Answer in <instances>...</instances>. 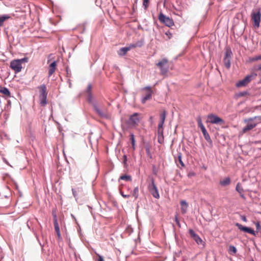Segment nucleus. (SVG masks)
I'll list each match as a JSON object with an SVG mask.
<instances>
[{
	"label": "nucleus",
	"mask_w": 261,
	"mask_h": 261,
	"mask_svg": "<svg viewBox=\"0 0 261 261\" xmlns=\"http://www.w3.org/2000/svg\"><path fill=\"white\" fill-rule=\"evenodd\" d=\"M261 121V116H255L252 118H248L245 120L247 125L243 129V132L245 133L247 131L251 130L255 127L258 123Z\"/></svg>",
	"instance_id": "obj_1"
},
{
	"label": "nucleus",
	"mask_w": 261,
	"mask_h": 261,
	"mask_svg": "<svg viewBox=\"0 0 261 261\" xmlns=\"http://www.w3.org/2000/svg\"><path fill=\"white\" fill-rule=\"evenodd\" d=\"M40 89L39 91V102L40 105L41 106H45L47 102V93L46 92V87L44 84L41 85L39 87Z\"/></svg>",
	"instance_id": "obj_2"
},
{
	"label": "nucleus",
	"mask_w": 261,
	"mask_h": 261,
	"mask_svg": "<svg viewBox=\"0 0 261 261\" xmlns=\"http://www.w3.org/2000/svg\"><path fill=\"white\" fill-rule=\"evenodd\" d=\"M159 19L160 21L168 27L174 25V21L172 18L166 16L162 12H160L159 15Z\"/></svg>",
	"instance_id": "obj_3"
},
{
	"label": "nucleus",
	"mask_w": 261,
	"mask_h": 261,
	"mask_svg": "<svg viewBox=\"0 0 261 261\" xmlns=\"http://www.w3.org/2000/svg\"><path fill=\"white\" fill-rule=\"evenodd\" d=\"M148 190L153 197L155 198L159 199L160 194L157 187L155 185L154 180L152 178L151 183L148 185Z\"/></svg>",
	"instance_id": "obj_4"
},
{
	"label": "nucleus",
	"mask_w": 261,
	"mask_h": 261,
	"mask_svg": "<svg viewBox=\"0 0 261 261\" xmlns=\"http://www.w3.org/2000/svg\"><path fill=\"white\" fill-rule=\"evenodd\" d=\"M168 60L167 59H163L161 61H159L156 65L160 68L162 74H166L168 71V65H167Z\"/></svg>",
	"instance_id": "obj_5"
},
{
	"label": "nucleus",
	"mask_w": 261,
	"mask_h": 261,
	"mask_svg": "<svg viewBox=\"0 0 261 261\" xmlns=\"http://www.w3.org/2000/svg\"><path fill=\"white\" fill-rule=\"evenodd\" d=\"M207 121L212 124H222L224 121L219 117L214 114H210L207 116Z\"/></svg>",
	"instance_id": "obj_6"
},
{
	"label": "nucleus",
	"mask_w": 261,
	"mask_h": 261,
	"mask_svg": "<svg viewBox=\"0 0 261 261\" xmlns=\"http://www.w3.org/2000/svg\"><path fill=\"white\" fill-rule=\"evenodd\" d=\"M252 19L254 21V26L258 28L260 21L261 13L260 10L257 12H252L251 14Z\"/></svg>",
	"instance_id": "obj_7"
},
{
	"label": "nucleus",
	"mask_w": 261,
	"mask_h": 261,
	"mask_svg": "<svg viewBox=\"0 0 261 261\" xmlns=\"http://www.w3.org/2000/svg\"><path fill=\"white\" fill-rule=\"evenodd\" d=\"M140 121V114L135 113L130 115L129 118V123L130 125L136 126L138 125Z\"/></svg>",
	"instance_id": "obj_8"
},
{
	"label": "nucleus",
	"mask_w": 261,
	"mask_h": 261,
	"mask_svg": "<svg viewBox=\"0 0 261 261\" xmlns=\"http://www.w3.org/2000/svg\"><path fill=\"white\" fill-rule=\"evenodd\" d=\"M232 55V52L230 50H227L225 52V57L223 59V62L225 67L227 69H229L231 65L230 59Z\"/></svg>",
	"instance_id": "obj_9"
},
{
	"label": "nucleus",
	"mask_w": 261,
	"mask_h": 261,
	"mask_svg": "<svg viewBox=\"0 0 261 261\" xmlns=\"http://www.w3.org/2000/svg\"><path fill=\"white\" fill-rule=\"evenodd\" d=\"M10 67L15 73L19 72L22 69V65L17 60H14L10 63Z\"/></svg>",
	"instance_id": "obj_10"
},
{
	"label": "nucleus",
	"mask_w": 261,
	"mask_h": 261,
	"mask_svg": "<svg viewBox=\"0 0 261 261\" xmlns=\"http://www.w3.org/2000/svg\"><path fill=\"white\" fill-rule=\"evenodd\" d=\"M189 232L191 237L194 239V240L197 243V244H202L204 246V242L202 239L199 237L198 234L193 229H189Z\"/></svg>",
	"instance_id": "obj_11"
},
{
	"label": "nucleus",
	"mask_w": 261,
	"mask_h": 261,
	"mask_svg": "<svg viewBox=\"0 0 261 261\" xmlns=\"http://www.w3.org/2000/svg\"><path fill=\"white\" fill-rule=\"evenodd\" d=\"M236 226H237L240 230L244 232H248L253 236L256 235L254 230L250 227L244 226L242 224L238 223H236Z\"/></svg>",
	"instance_id": "obj_12"
},
{
	"label": "nucleus",
	"mask_w": 261,
	"mask_h": 261,
	"mask_svg": "<svg viewBox=\"0 0 261 261\" xmlns=\"http://www.w3.org/2000/svg\"><path fill=\"white\" fill-rule=\"evenodd\" d=\"M93 108L95 112L102 118H107L108 116L106 113L100 108L97 103H93Z\"/></svg>",
	"instance_id": "obj_13"
},
{
	"label": "nucleus",
	"mask_w": 261,
	"mask_h": 261,
	"mask_svg": "<svg viewBox=\"0 0 261 261\" xmlns=\"http://www.w3.org/2000/svg\"><path fill=\"white\" fill-rule=\"evenodd\" d=\"M201 132L203 135L204 139L209 143L210 146L211 147H213V141L212 140L208 133L207 132L206 129H204Z\"/></svg>",
	"instance_id": "obj_14"
},
{
	"label": "nucleus",
	"mask_w": 261,
	"mask_h": 261,
	"mask_svg": "<svg viewBox=\"0 0 261 261\" xmlns=\"http://www.w3.org/2000/svg\"><path fill=\"white\" fill-rule=\"evenodd\" d=\"M181 205V212L182 214L187 213L188 204L185 200H181L180 202Z\"/></svg>",
	"instance_id": "obj_15"
},
{
	"label": "nucleus",
	"mask_w": 261,
	"mask_h": 261,
	"mask_svg": "<svg viewBox=\"0 0 261 261\" xmlns=\"http://www.w3.org/2000/svg\"><path fill=\"white\" fill-rule=\"evenodd\" d=\"M57 66V63L56 61L52 62L49 67L48 76H50L55 72Z\"/></svg>",
	"instance_id": "obj_16"
},
{
	"label": "nucleus",
	"mask_w": 261,
	"mask_h": 261,
	"mask_svg": "<svg viewBox=\"0 0 261 261\" xmlns=\"http://www.w3.org/2000/svg\"><path fill=\"white\" fill-rule=\"evenodd\" d=\"M130 49V46L128 47H124L121 48L118 51V54L120 56H123L128 51H129Z\"/></svg>",
	"instance_id": "obj_17"
},
{
	"label": "nucleus",
	"mask_w": 261,
	"mask_h": 261,
	"mask_svg": "<svg viewBox=\"0 0 261 261\" xmlns=\"http://www.w3.org/2000/svg\"><path fill=\"white\" fill-rule=\"evenodd\" d=\"M231 182V180L229 177H226L223 180L220 181V184L222 187H225L229 185Z\"/></svg>",
	"instance_id": "obj_18"
},
{
	"label": "nucleus",
	"mask_w": 261,
	"mask_h": 261,
	"mask_svg": "<svg viewBox=\"0 0 261 261\" xmlns=\"http://www.w3.org/2000/svg\"><path fill=\"white\" fill-rule=\"evenodd\" d=\"M152 91L148 92L145 96H144L141 100L142 103H145L147 100L150 99L152 98Z\"/></svg>",
	"instance_id": "obj_19"
},
{
	"label": "nucleus",
	"mask_w": 261,
	"mask_h": 261,
	"mask_svg": "<svg viewBox=\"0 0 261 261\" xmlns=\"http://www.w3.org/2000/svg\"><path fill=\"white\" fill-rule=\"evenodd\" d=\"M257 76L256 73H253L251 74L247 75L245 78V80L247 82V84H248L250 82L252 81V80L255 77Z\"/></svg>",
	"instance_id": "obj_20"
},
{
	"label": "nucleus",
	"mask_w": 261,
	"mask_h": 261,
	"mask_svg": "<svg viewBox=\"0 0 261 261\" xmlns=\"http://www.w3.org/2000/svg\"><path fill=\"white\" fill-rule=\"evenodd\" d=\"M10 18V16L8 15H3L0 16V26H3L5 20Z\"/></svg>",
	"instance_id": "obj_21"
},
{
	"label": "nucleus",
	"mask_w": 261,
	"mask_h": 261,
	"mask_svg": "<svg viewBox=\"0 0 261 261\" xmlns=\"http://www.w3.org/2000/svg\"><path fill=\"white\" fill-rule=\"evenodd\" d=\"M0 93H2L8 96H10V92L9 89L6 87H0Z\"/></svg>",
	"instance_id": "obj_22"
},
{
	"label": "nucleus",
	"mask_w": 261,
	"mask_h": 261,
	"mask_svg": "<svg viewBox=\"0 0 261 261\" xmlns=\"http://www.w3.org/2000/svg\"><path fill=\"white\" fill-rule=\"evenodd\" d=\"M197 123H198V126L199 128H200L201 131H202V130H203L204 129H206V128H205L204 125L202 123L201 118V117L200 116H199L197 118Z\"/></svg>",
	"instance_id": "obj_23"
},
{
	"label": "nucleus",
	"mask_w": 261,
	"mask_h": 261,
	"mask_svg": "<svg viewBox=\"0 0 261 261\" xmlns=\"http://www.w3.org/2000/svg\"><path fill=\"white\" fill-rule=\"evenodd\" d=\"M130 193H132L133 196L136 199L139 196V188L136 187L134 188L133 191L130 190Z\"/></svg>",
	"instance_id": "obj_24"
},
{
	"label": "nucleus",
	"mask_w": 261,
	"mask_h": 261,
	"mask_svg": "<svg viewBox=\"0 0 261 261\" xmlns=\"http://www.w3.org/2000/svg\"><path fill=\"white\" fill-rule=\"evenodd\" d=\"M88 101L90 103L92 106H93V103H97L96 101L93 99L91 92H89L88 94Z\"/></svg>",
	"instance_id": "obj_25"
},
{
	"label": "nucleus",
	"mask_w": 261,
	"mask_h": 261,
	"mask_svg": "<svg viewBox=\"0 0 261 261\" xmlns=\"http://www.w3.org/2000/svg\"><path fill=\"white\" fill-rule=\"evenodd\" d=\"M247 82H246V81L244 79L242 80H241V81H239L237 83L236 86L238 87H241L245 86L247 85Z\"/></svg>",
	"instance_id": "obj_26"
},
{
	"label": "nucleus",
	"mask_w": 261,
	"mask_h": 261,
	"mask_svg": "<svg viewBox=\"0 0 261 261\" xmlns=\"http://www.w3.org/2000/svg\"><path fill=\"white\" fill-rule=\"evenodd\" d=\"M130 140L131 141V144L132 145V147L134 150L135 149V136L133 133H130Z\"/></svg>",
	"instance_id": "obj_27"
},
{
	"label": "nucleus",
	"mask_w": 261,
	"mask_h": 261,
	"mask_svg": "<svg viewBox=\"0 0 261 261\" xmlns=\"http://www.w3.org/2000/svg\"><path fill=\"white\" fill-rule=\"evenodd\" d=\"M237 248L234 246H230L228 249V252L230 254H233L237 252Z\"/></svg>",
	"instance_id": "obj_28"
},
{
	"label": "nucleus",
	"mask_w": 261,
	"mask_h": 261,
	"mask_svg": "<svg viewBox=\"0 0 261 261\" xmlns=\"http://www.w3.org/2000/svg\"><path fill=\"white\" fill-rule=\"evenodd\" d=\"M119 179L126 181H130L132 180V177L130 175H123L120 177Z\"/></svg>",
	"instance_id": "obj_29"
},
{
	"label": "nucleus",
	"mask_w": 261,
	"mask_h": 261,
	"mask_svg": "<svg viewBox=\"0 0 261 261\" xmlns=\"http://www.w3.org/2000/svg\"><path fill=\"white\" fill-rule=\"evenodd\" d=\"M166 111H164L162 114L160 115V121L162 123H164L165 120L166 118Z\"/></svg>",
	"instance_id": "obj_30"
},
{
	"label": "nucleus",
	"mask_w": 261,
	"mask_h": 261,
	"mask_svg": "<svg viewBox=\"0 0 261 261\" xmlns=\"http://www.w3.org/2000/svg\"><path fill=\"white\" fill-rule=\"evenodd\" d=\"M54 225L55 230L56 232V233L60 232V227H59L58 222H57L56 221H55V222H54Z\"/></svg>",
	"instance_id": "obj_31"
},
{
	"label": "nucleus",
	"mask_w": 261,
	"mask_h": 261,
	"mask_svg": "<svg viewBox=\"0 0 261 261\" xmlns=\"http://www.w3.org/2000/svg\"><path fill=\"white\" fill-rule=\"evenodd\" d=\"M236 190L240 194L242 193L243 192V189L240 186V184L239 183H238V184L237 185V186H236Z\"/></svg>",
	"instance_id": "obj_32"
},
{
	"label": "nucleus",
	"mask_w": 261,
	"mask_h": 261,
	"mask_svg": "<svg viewBox=\"0 0 261 261\" xmlns=\"http://www.w3.org/2000/svg\"><path fill=\"white\" fill-rule=\"evenodd\" d=\"M177 160H178V161L179 162V163H180V164L181 165V166L182 167H184L185 166V164H184V163H183V162H182V161L181 160V153H178Z\"/></svg>",
	"instance_id": "obj_33"
},
{
	"label": "nucleus",
	"mask_w": 261,
	"mask_h": 261,
	"mask_svg": "<svg viewBox=\"0 0 261 261\" xmlns=\"http://www.w3.org/2000/svg\"><path fill=\"white\" fill-rule=\"evenodd\" d=\"M146 152L148 156H149L150 159L152 158V155L150 152V148L149 146H145Z\"/></svg>",
	"instance_id": "obj_34"
},
{
	"label": "nucleus",
	"mask_w": 261,
	"mask_h": 261,
	"mask_svg": "<svg viewBox=\"0 0 261 261\" xmlns=\"http://www.w3.org/2000/svg\"><path fill=\"white\" fill-rule=\"evenodd\" d=\"M135 44H136V46H137V47H141L144 44V40H141L138 41L137 42H135Z\"/></svg>",
	"instance_id": "obj_35"
},
{
	"label": "nucleus",
	"mask_w": 261,
	"mask_h": 261,
	"mask_svg": "<svg viewBox=\"0 0 261 261\" xmlns=\"http://www.w3.org/2000/svg\"><path fill=\"white\" fill-rule=\"evenodd\" d=\"M148 4H149V0H143V5L145 10H146L147 7H148Z\"/></svg>",
	"instance_id": "obj_36"
},
{
	"label": "nucleus",
	"mask_w": 261,
	"mask_h": 261,
	"mask_svg": "<svg viewBox=\"0 0 261 261\" xmlns=\"http://www.w3.org/2000/svg\"><path fill=\"white\" fill-rule=\"evenodd\" d=\"M261 60V55H259V56H255V57H252L250 60L252 62L253 61H257V60Z\"/></svg>",
	"instance_id": "obj_37"
},
{
	"label": "nucleus",
	"mask_w": 261,
	"mask_h": 261,
	"mask_svg": "<svg viewBox=\"0 0 261 261\" xmlns=\"http://www.w3.org/2000/svg\"><path fill=\"white\" fill-rule=\"evenodd\" d=\"M119 193L123 198H128L130 197V194H124V193L121 190H120Z\"/></svg>",
	"instance_id": "obj_38"
},
{
	"label": "nucleus",
	"mask_w": 261,
	"mask_h": 261,
	"mask_svg": "<svg viewBox=\"0 0 261 261\" xmlns=\"http://www.w3.org/2000/svg\"><path fill=\"white\" fill-rule=\"evenodd\" d=\"M21 65L22 63L27 62L28 61V59L27 58H23L20 59H17Z\"/></svg>",
	"instance_id": "obj_39"
},
{
	"label": "nucleus",
	"mask_w": 261,
	"mask_h": 261,
	"mask_svg": "<svg viewBox=\"0 0 261 261\" xmlns=\"http://www.w3.org/2000/svg\"><path fill=\"white\" fill-rule=\"evenodd\" d=\"M163 131L164 129H158V136H163Z\"/></svg>",
	"instance_id": "obj_40"
},
{
	"label": "nucleus",
	"mask_w": 261,
	"mask_h": 261,
	"mask_svg": "<svg viewBox=\"0 0 261 261\" xmlns=\"http://www.w3.org/2000/svg\"><path fill=\"white\" fill-rule=\"evenodd\" d=\"M175 221L176 223V224L177 225V226L179 227H181V225H180V222H179V221L178 219V216H177V215H176L175 216Z\"/></svg>",
	"instance_id": "obj_41"
},
{
	"label": "nucleus",
	"mask_w": 261,
	"mask_h": 261,
	"mask_svg": "<svg viewBox=\"0 0 261 261\" xmlns=\"http://www.w3.org/2000/svg\"><path fill=\"white\" fill-rule=\"evenodd\" d=\"M123 163L124 164V166L126 167L127 166V156L126 155H124L123 156Z\"/></svg>",
	"instance_id": "obj_42"
},
{
	"label": "nucleus",
	"mask_w": 261,
	"mask_h": 261,
	"mask_svg": "<svg viewBox=\"0 0 261 261\" xmlns=\"http://www.w3.org/2000/svg\"><path fill=\"white\" fill-rule=\"evenodd\" d=\"M255 225H256V230H257V231H259L260 229L261 228V226H260V224H259V222H257L255 224Z\"/></svg>",
	"instance_id": "obj_43"
},
{
	"label": "nucleus",
	"mask_w": 261,
	"mask_h": 261,
	"mask_svg": "<svg viewBox=\"0 0 261 261\" xmlns=\"http://www.w3.org/2000/svg\"><path fill=\"white\" fill-rule=\"evenodd\" d=\"M97 255L98 256V258L97 259L96 261H104L103 257L101 255L98 254Z\"/></svg>",
	"instance_id": "obj_44"
},
{
	"label": "nucleus",
	"mask_w": 261,
	"mask_h": 261,
	"mask_svg": "<svg viewBox=\"0 0 261 261\" xmlns=\"http://www.w3.org/2000/svg\"><path fill=\"white\" fill-rule=\"evenodd\" d=\"M53 217H54V222H55V221H56L57 222H58L57 215L56 214L55 211L53 212Z\"/></svg>",
	"instance_id": "obj_45"
},
{
	"label": "nucleus",
	"mask_w": 261,
	"mask_h": 261,
	"mask_svg": "<svg viewBox=\"0 0 261 261\" xmlns=\"http://www.w3.org/2000/svg\"><path fill=\"white\" fill-rule=\"evenodd\" d=\"M158 142L160 143H162L163 142V140H164V136H162V137H161L160 136H158Z\"/></svg>",
	"instance_id": "obj_46"
},
{
	"label": "nucleus",
	"mask_w": 261,
	"mask_h": 261,
	"mask_svg": "<svg viewBox=\"0 0 261 261\" xmlns=\"http://www.w3.org/2000/svg\"><path fill=\"white\" fill-rule=\"evenodd\" d=\"M92 88V85L90 84L88 85L87 89V92L89 93V92H91V90Z\"/></svg>",
	"instance_id": "obj_47"
},
{
	"label": "nucleus",
	"mask_w": 261,
	"mask_h": 261,
	"mask_svg": "<svg viewBox=\"0 0 261 261\" xmlns=\"http://www.w3.org/2000/svg\"><path fill=\"white\" fill-rule=\"evenodd\" d=\"M164 123H162V122H160V123L158 125V129H163Z\"/></svg>",
	"instance_id": "obj_48"
},
{
	"label": "nucleus",
	"mask_w": 261,
	"mask_h": 261,
	"mask_svg": "<svg viewBox=\"0 0 261 261\" xmlns=\"http://www.w3.org/2000/svg\"><path fill=\"white\" fill-rule=\"evenodd\" d=\"M72 194H73V195L74 197H76V196H77V194H76V191L74 189H72Z\"/></svg>",
	"instance_id": "obj_49"
},
{
	"label": "nucleus",
	"mask_w": 261,
	"mask_h": 261,
	"mask_svg": "<svg viewBox=\"0 0 261 261\" xmlns=\"http://www.w3.org/2000/svg\"><path fill=\"white\" fill-rule=\"evenodd\" d=\"M66 72H67V76H70L71 71L68 68H66Z\"/></svg>",
	"instance_id": "obj_50"
},
{
	"label": "nucleus",
	"mask_w": 261,
	"mask_h": 261,
	"mask_svg": "<svg viewBox=\"0 0 261 261\" xmlns=\"http://www.w3.org/2000/svg\"><path fill=\"white\" fill-rule=\"evenodd\" d=\"M143 89H146V90H148L149 92L150 91H152V90H151V87L150 86H146V87H144L143 88Z\"/></svg>",
	"instance_id": "obj_51"
},
{
	"label": "nucleus",
	"mask_w": 261,
	"mask_h": 261,
	"mask_svg": "<svg viewBox=\"0 0 261 261\" xmlns=\"http://www.w3.org/2000/svg\"><path fill=\"white\" fill-rule=\"evenodd\" d=\"M241 220H243L244 222L247 221V218L245 216H241Z\"/></svg>",
	"instance_id": "obj_52"
},
{
	"label": "nucleus",
	"mask_w": 261,
	"mask_h": 261,
	"mask_svg": "<svg viewBox=\"0 0 261 261\" xmlns=\"http://www.w3.org/2000/svg\"><path fill=\"white\" fill-rule=\"evenodd\" d=\"M166 35L168 36L169 38H170L172 37V34L169 32H167L166 33Z\"/></svg>",
	"instance_id": "obj_53"
},
{
	"label": "nucleus",
	"mask_w": 261,
	"mask_h": 261,
	"mask_svg": "<svg viewBox=\"0 0 261 261\" xmlns=\"http://www.w3.org/2000/svg\"><path fill=\"white\" fill-rule=\"evenodd\" d=\"M57 236H58V239L59 240H60V239H62V238H61V234L60 232H57Z\"/></svg>",
	"instance_id": "obj_54"
},
{
	"label": "nucleus",
	"mask_w": 261,
	"mask_h": 261,
	"mask_svg": "<svg viewBox=\"0 0 261 261\" xmlns=\"http://www.w3.org/2000/svg\"><path fill=\"white\" fill-rule=\"evenodd\" d=\"M246 94H247L246 92H243L240 93L239 95L241 96H243L245 95Z\"/></svg>",
	"instance_id": "obj_55"
},
{
	"label": "nucleus",
	"mask_w": 261,
	"mask_h": 261,
	"mask_svg": "<svg viewBox=\"0 0 261 261\" xmlns=\"http://www.w3.org/2000/svg\"><path fill=\"white\" fill-rule=\"evenodd\" d=\"M129 46H130V48H134V47H137V46H136V44H135V43H133V44H130Z\"/></svg>",
	"instance_id": "obj_56"
},
{
	"label": "nucleus",
	"mask_w": 261,
	"mask_h": 261,
	"mask_svg": "<svg viewBox=\"0 0 261 261\" xmlns=\"http://www.w3.org/2000/svg\"><path fill=\"white\" fill-rule=\"evenodd\" d=\"M257 70H261V64L259 65L258 66H257Z\"/></svg>",
	"instance_id": "obj_57"
},
{
	"label": "nucleus",
	"mask_w": 261,
	"mask_h": 261,
	"mask_svg": "<svg viewBox=\"0 0 261 261\" xmlns=\"http://www.w3.org/2000/svg\"><path fill=\"white\" fill-rule=\"evenodd\" d=\"M240 196L242 198H243V199H245V197L244 196V194H243L242 193L240 194Z\"/></svg>",
	"instance_id": "obj_58"
},
{
	"label": "nucleus",
	"mask_w": 261,
	"mask_h": 261,
	"mask_svg": "<svg viewBox=\"0 0 261 261\" xmlns=\"http://www.w3.org/2000/svg\"><path fill=\"white\" fill-rule=\"evenodd\" d=\"M127 190H128V191H130V190H131L130 188H127Z\"/></svg>",
	"instance_id": "obj_59"
},
{
	"label": "nucleus",
	"mask_w": 261,
	"mask_h": 261,
	"mask_svg": "<svg viewBox=\"0 0 261 261\" xmlns=\"http://www.w3.org/2000/svg\"><path fill=\"white\" fill-rule=\"evenodd\" d=\"M36 237L37 239L39 241V239H38V236L36 235Z\"/></svg>",
	"instance_id": "obj_60"
},
{
	"label": "nucleus",
	"mask_w": 261,
	"mask_h": 261,
	"mask_svg": "<svg viewBox=\"0 0 261 261\" xmlns=\"http://www.w3.org/2000/svg\"><path fill=\"white\" fill-rule=\"evenodd\" d=\"M259 83H261V79H260Z\"/></svg>",
	"instance_id": "obj_61"
},
{
	"label": "nucleus",
	"mask_w": 261,
	"mask_h": 261,
	"mask_svg": "<svg viewBox=\"0 0 261 261\" xmlns=\"http://www.w3.org/2000/svg\"><path fill=\"white\" fill-rule=\"evenodd\" d=\"M249 261H254L253 259H251Z\"/></svg>",
	"instance_id": "obj_62"
}]
</instances>
